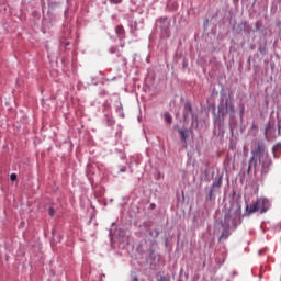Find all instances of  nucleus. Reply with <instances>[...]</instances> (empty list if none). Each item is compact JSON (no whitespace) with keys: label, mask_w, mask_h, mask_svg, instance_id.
<instances>
[{"label":"nucleus","mask_w":281,"mask_h":281,"mask_svg":"<svg viewBox=\"0 0 281 281\" xmlns=\"http://www.w3.org/2000/svg\"><path fill=\"white\" fill-rule=\"evenodd\" d=\"M272 153L276 157L277 153H281V143H278L273 148H272Z\"/></svg>","instance_id":"8"},{"label":"nucleus","mask_w":281,"mask_h":281,"mask_svg":"<svg viewBox=\"0 0 281 281\" xmlns=\"http://www.w3.org/2000/svg\"><path fill=\"white\" fill-rule=\"evenodd\" d=\"M156 236H159V232H156Z\"/></svg>","instance_id":"17"},{"label":"nucleus","mask_w":281,"mask_h":281,"mask_svg":"<svg viewBox=\"0 0 281 281\" xmlns=\"http://www.w3.org/2000/svg\"><path fill=\"white\" fill-rule=\"evenodd\" d=\"M190 113H192V105H190V103H187L184 105V114H183L184 120H188V117L190 116Z\"/></svg>","instance_id":"6"},{"label":"nucleus","mask_w":281,"mask_h":281,"mask_svg":"<svg viewBox=\"0 0 281 281\" xmlns=\"http://www.w3.org/2000/svg\"><path fill=\"white\" fill-rule=\"evenodd\" d=\"M258 158L262 166V175H267V172H269V168H271V159H269V156H267L265 147L261 144H258L257 148L252 150V157L249 161L248 170H251V168H256V166H258Z\"/></svg>","instance_id":"1"},{"label":"nucleus","mask_w":281,"mask_h":281,"mask_svg":"<svg viewBox=\"0 0 281 281\" xmlns=\"http://www.w3.org/2000/svg\"><path fill=\"white\" fill-rule=\"evenodd\" d=\"M164 117H165V122L167 124H169V125L172 124V115H170V113L166 112Z\"/></svg>","instance_id":"7"},{"label":"nucleus","mask_w":281,"mask_h":281,"mask_svg":"<svg viewBox=\"0 0 281 281\" xmlns=\"http://www.w3.org/2000/svg\"><path fill=\"white\" fill-rule=\"evenodd\" d=\"M112 3H122V0H110Z\"/></svg>","instance_id":"15"},{"label":"nucleus","mask_w":281,"mask_h":281,"mask_svg":"<svg viewBox=\"0 0 281 281\" xmlns=\"http://www.w3.org/2000/svg\"><path fill=\"white\" fill-rule=\"evenodd\" d=\"M260 203H262L261 201H256V202H254L250 206L249 205H247L246 206V210L248 211V213L249 214H254V213H256V212H260Z\"/></svg>","instance_id":"4"},{"label":"nucleus","mask_w":281,"mask_h":281,"mask_svg":"<svg viewBox=\"0 0 281 281\" xmlns=\"http://www.w3.org/2000/svg\"><path fill=\"white\" fill-rule=\"evenodd\" d=\"M218 111L220 113H222V115H225V113H229L231 117H234V113H236V111L234 110V104L229 103V101L227 100L224 104H221Z\"/></svg>","instance_id":"3"},{"label":"nucleus","mask_w":281,"mask_h":281,"mask_svg":"<svg viewBox=\"0 0 281 281\" xmlns=\"http://www.w3.org/2000/svg\"><path fill=\"white\" fill-rule=\"evenodd\" d=\"M48 214H49V216H54V214H55L54 207H50L48 210Z\"/></svg>","instance_id":"14"},{"label":"nucleus","mask_w":281,"mask_h":281,"mask_svg":"<svg viewBox=\"0 0 281 281\" xmlns=\"http://www.w3.org/2000/svg\"><path fill=\"white\" fill-rule=\"evenodd\" d=\"M178 133L181 135L182 142L188 140V135L186 134V131L179 130Z\"/></svg>","instance_id":"10"},{"label":"nucleus","mask_w":281,"mask_h":281,"mask_svg":"<svg viewBox=\"0 0 281 281\" xmlns=\"http://www.w3.org/2000/svg\"><path fill=\"white\" fill-rule=\"evenodd\" d=\"M222 183V180L218 179L217 181L213 182V188H221Z\"/></svg>","instance_id":"11"},{"label":"nucleus","mask_w":281,"mask_h":281,"mask_svg":"<svg viewBox=\"0 0 281 281\" xmlns=\"http://www.w3.org/2000/svg\"><path fill=\"white\" fill-rule=\"evenodd\" d=\"M116 34L119 36H124V26L122 25L116 26Z\"/></svg>","instance_id":"9"},{"label":"nucleus","mask_w":281,"mask_h":281,"mask_svg":"<svg viewBox=\"0 0 281 281\" xmlns=\"http://www.w3.org/2000/svg\"><path fill=\"white\" fill-rule=\"evenodd\" d=\"M133 281H139V279H137V277H134Z\"/></svg>","instance_id":"16"},{"label":"nucleus","mask_w":281,"mask_h":281,"mask_svg":"<svg viewBox=\"0 0 281 281\" xmlns=\"http://www.w3.org/2000/svg\"><path fill=\"white\" fill-rule=\"evenodd\" d=\"M257 201H260L261 203L259 204V209L261 210V213L265 214L267 210H269V200L265 198H259Z\"/></svg>","instance_id":"5"},{"label":"nucleus","mask_w":281,"mask_h":281,"mask_svg":"<svg viewBox=\"0 0 281 281\" xmlns=\"http://www.w3.org/2000/svg\"><path fill=\"white\" fill-rule=\"evenodd\" d=\"M157 281H170V279L166 278L165 276H160Z\"/></svg>","instance_id":"12"},{"label":"nucleus","mask_w":281,"mask_h":281,"mask_svg":"<svg viewBox=\"0 0 281 281\" xmlns=\"http://www.w3.org/2000/svg\"><path fill=\"white\" fill-rule=\"evenodd\" d=\"M10 179H11L12 181H16V179H18L16 173H11Z\"/></svg>","instance_id":"13"},{"label":"nucleus","mask_w":281,"mask_h":281,"mask_svg":"<svg viewBox=\"0 0 281 281\" xmlns=\"http://www.w3.org/2000/svg\"><path fill=\"white\" fill-rule=\"evenodd\" d=\"M229 221H232V215L229 213H226L224 216V223L226 227L223 229L222 235L218 238L220 243L221 240H227V238H229V236L232 235V233L229 232Z\"/></svg>","instance_id":"2"}]
</instances>
